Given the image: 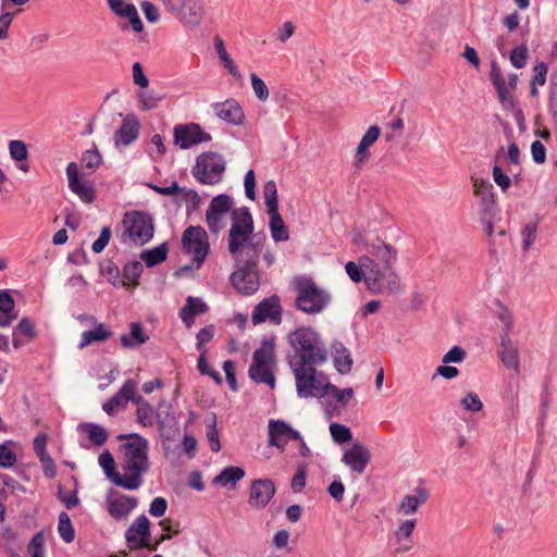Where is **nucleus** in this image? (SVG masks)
<instances>
[{
	"label": "nucleus",
	"instance_id": "15",
	"mask_svg": "<svg viewBox=\"0 0 557 557\" xmlns=\"http://www.w3.org/2000/svg\"><path fill=\"white\" fill-rule=\"evenodd\" d=\"M174 144L181 149H188L201 143L211 140V135L203 132L196 123L176 125L173 129Z\"/></svg>",
	"mask_w": 557,
	"mask_h": 557
},
{
	"label": "nucleus",
	"instance_id": "34",
	"mask_svg": "<svg viewBox=\"0 0 557 557\" xmlns=\"http://www.w3.org/2000/svg\"><path fill=\"white\" fill-rule=\"evenodd\" d=\"M78 429L86 433L88 440L96 446H102L108 441L107 430L97 423H82Z\"/></svg>",
	"mask_w": 557,
	"mask_h": 557
},
{
	"label": "nucleus",
	"instance_id": "47",
	"mask_svg": "<svg viewBox=\"0 0 557 557\" xmlns=\"http://www.w3.org/2000/svg\"><path fill=\"white\" fill-rule=\"evenodd\" d=\"M330 433L333 441L338 444L347 443L352 438L350 429L339 423H332L330 425Z\"/></svg>",
	"mask_w": 557,
	"mask_h": 557
},
{
	"label": "nucleus",
	"instance_id": "19",
	"mask_svg": "<svg viewBox=\"0 0 557 557\" xmlns=\"http://www.w3.org/2000/svg\"><path fill=\"white\" fill-rule=\"evenodd\" d=\"M66 176L71 191L77 195L83 202L91 203L95 200V188L81 177L78 165L75 162L67 164Z\"/></svg>",
	"mask_w": 557,
	"mask_h": 557
},
{
	"label": "nucleus",
	"instance_id": "41",
	"mask_svg": "<svg viewBox=\"0 0 557 557\" xmlns=\"http://www.w3.org/2000/svg\"><path fill=\"white\" fill-rule=\"evenodd\" d=\"M264 203L268 211L278 209L277 188L274 181H268L263 186Z\"/></svg>",
	"mask_w": 557,
	"mask_h": 557
},
{
	"label": "nucleus",
	"instance_id": "32",
	"mask_svg": "<svg viewBox=\"0 0 557 557\" xmlns=\"http://www.w3.org/2000/svg\"><path fill=\"white\" fill-rule=\"evenodd\" d=\"M270 222V232L274 242H287L289 238V232L285 225L278 209L274 211H268Z\"/></svg>",
	"mask_w": 557,
	"mask_h": 557
},
{
	"label": "nucleus",
	"instance_id": "38",
	"mask_svg": "<svg viewBox=\"0 0 557 557\" xmlns=\"http://www.w3.org/2000/svg\"><path fill=\"white\" fill-rule=\"evenodd\" d=\"M168 246L165 243L153 249L143 250L140 259L146 263L147 267H154L166 259Z\"/></svg>",
	"mask_w": 557,
	"mask_h": 557
},
{
	"label": "nucleus",
	"instance_id": "50",
	"mask_svg": "<svg viewBox=\"0 0 557 557\" xmlns=\"http://www.w3.org/2000/svg\"><path fill=\"white\" fill-rule=\"evenodd\" d=\"M461 407L471 412H479L483 409V403L478 396V394L473 392L467 393L461 399H460Z\"/></svg>",
	"mask_w": 557,
	"mask_h": 557
},
{
	"label": "nucleus",
	"instance_id": "46",
	"mask_svg": "<svg viewBox=\"0 0 557 557\" xmlns=\"http://www.w3.org/2000/svg\"><path fill=\"white\" fill-rule=\"evenodd\" d=\"M345 270L347 275L354 283H360L361 281L366 283V268L359 260L358 262L348 261L345 264Z\"/></svg>",
	"mask_w": 557,
	"mask_h": 557
},
{
	"label": "nucleus",
	"instance_id": "4",
	"mask_svg": "<svg viewBox=\"0 0 557 557\" xmlns=\"http://www.w3.org/2000/svg\"><path fill=\"white\" fill-rule=\"evenodd\" d=\"M288 344L293 349L289 366L295 363H324L327 359V350L323 341L311 327L301 326L290 332Z\"/></svg>",
	"mask_w": 557,
	"mask_h": 557
},
{
	"label": "nucleus",
	"instance_id": "25",
	"mask_svg": "<svg viewBox=\"0 0 557 557\" xmlns=\"http://www.w3.org/2000/svg\"><path fill=\"white\" fill-rule=\"evenodd\" d=\"M108 7L119 17L127 18L134 32L141 33L144 30V24L133 3L125 0H108Z\"/></svg>",
	"mask_w": 557,
	"mask_h": 557
},
{
	"label": "nucleus",
	"instance_id": "14",
	"mask_svg": "<svg viewBox=\"0 0 557 557\" xmlns=\"http://www.w3.org/2000/svg\"><path fill=\"white\" fill-rule=\"evenodd\" d=\"M182 245L186 253L193 256L197 268L206 260L210 245L208 234L201 226H188L182 236Z\"/></svg>",
	"mask_w": 557,
	"mask_h": 557
},
{
	"label": "nucleus",
	"instance_id": "26",
	"mask_svg": "<svg viewBox=\"0 0 557 557\" xmlns=\"http://www.w3.org/2000/svg\"><path fill=\"white\" fill-rule=\"evenodd\" d=\"M139 121L134 114L124 117L121 127L114 133V145L122 148L135 141L139 134Z\"/></svg>",
	"mask_w": 557,
	"mask_h": 557
},
{
	"label": "nucleus",
	"instance_id": "62",
	"mask_svg": "<svg viewBox=\"0 0 557 557\" xmlns=\"http://www.w3.org/2000/svg\"><path fill=\"white\" fill-rule=\"evenodd\" d=\"M334 366L336 370L342 374H347L351 370L352 359L349 354H347L346 349H344L343 355H338L335 357Z\"/></svg>",
	"mask_w": 557,
	"mask_h": 557
},
{
	"label": "nucleus",
	"instance_id": "7",
	"mask_svg": "<svg viewBox=\"0 0 557 557\" xmlns=\"http://www.w3.org/2000/svg\"><path fill=\"white\" fill-rule=\"evenodd\" d=\"M352 243L364 250V253L359 257L363 265L369 264L364 261L367 259L376 267H394L398 259L397 248L379 237L364 238L360 233H356Z\"/></svg>",
	"mask_w": 557,
	"mask_h": 557
},
{
	"label": "nucleus",
	"instance_id": "22",
	"mask_svg": "<svg viewBox=\"0 0 557 557\" xmlns=\"http://www.w3.org/2000/svg\"><path fill=\"white\" fill-rule=\"evenodd\" d=\"M298 431L281 420H271L269 422V445L284 450L288 440H299Z\"/></svg>",
	"mask_w": 557,
	"mask_h": 557
},
{
	"label": "nucleus",
	"instance_id": "60",
	"mask_svg": "<svg viewBox=\"0 0 557 557\" xmlns=\"http://www.w3.org/2000/svg\"><path fill=\"white\" fill-rule=\"evenodd\" d=\"M15 453L9 448L7 444L0 445V466L3 468H11L16 463Z\"/></svg>",
	"mask_w": 557,
	"mask_h": 557
},
{
	"label": "nucleus",
	"instance_id": "45",
	"mask_svg": "<svg viewBox=\"0 0 557 557\" xmlns=\"http://www.w3.org/2000/svg\"><path fill=\"white\" fill-rule=\"evenodd\" d=\"M251 88L256 98L261 102H267L270 97V91L267 84L256 73L250 74Z\"/></svg>",
	"mask_w": 557,
	"mask_h": 557
},
{
	"label": "nucleus",
	"instance_id": "51",
	"mask_svg": "<svg viewBox=\"0 0 557 557\" xmlns=\"http://www.w3.org/2000/svg\"><path fill=\"white\" fill-rule=\"evenodd\" d=\"M9 152L15 161H25L28 157L26 144L18 139H13L9 143Z\"/></svg>",
	"mask_w": 557,
	"mask_h": 557
},
{
	"label": "nucleus",
	"instance_id": "12",
	"mask_svg": "<svg viewBox=\"0 0 557 557\" xmlns=\"http://www.w3.org/2000/svg\"><path fill=\"white\" fill-rule=\"evenodd\" d=\"M330 302V295L311 281L298 285L297 308L307 313H319Z\"/></svg>",
	"mask_w": 557,
	"mask_h": 557
},
{
	"label": "nucleus",
	"instance_id": "64",
	"mask_svg": "<svg viewBox=\"0 0 557 557\" xmlns=\"http://www.w3.org/2000/svg\"><path fill=\"white\" fill-rule=\"evenodd\" d=\"M493 180L503 191L507 190L511 185L510 177L505 174L500 166L494 165L492 171Z\"/></svg>",
	"mask_w": 557,
	"mask_h": 557
},
{
	"label": "nucleus",
	"instance_id": "52",
	"mask_svg": "<svg viewBox=\"0 0 557 557\" xmlns=\"http://www.w3.org/2000/svg\"><path fill=\"white\" fill-rule=\"evenodd\" d=\"M29 557H45V536L38 532L27 545Z\"/></svg>",
	"mask_w": 557,
	"mask_h": 557
},
{
	"label": "nucleus",
	"instance_id": "24",
	"mask_svg": "<svg viewBox=\"0 0 557 557\" xmlns=\"http://www.w3.org/2000/svg\"><path fill=\"white\" fill-rule=\"evenodd\" d=\"M79 321H90L92 329L82 333L79 349H84L94 343H101L112 336V332L103 323H99L94 315H79Z\"/></svg>",
	"mask_w": 557,
	"mask_h": 557
},
{
	"label": "nucleus",
	"instance_id": "37",
	"mask_svg": "<svg viewBox=\"0 0 557 557\" xmlns=\"http://www.w3.org/2000/svg\"><path fill=\"white\" fill-rule=\"evenodd\" d=\"M148 339V336L144 334L143 329L139 323H132L131 324V332L129 334H123L121 336V344L125 348L135 347L137 345H141L146 343Z\"/></svg>",
	"mask_w": 557,
	"mask_h": 557
},
{
	"label": "nucleus",
	"instance_id": "39",
	"mask_svg": "<svg viewBox=\"0 0 557 557\" xmlns=\"http://www.w3.org/2000/svg\"><path fill=\"white\" fill-rule=\"evenodd\" d=\"M137 98L140 109L149 111L158 107L159 102L163 100L164 95L153 89L140 90L137 92Z\"/></svg>",
	"mask_w": 557,
	"mask_h": 557
},
{
	"label": "nucleus",
	"instance_id": "55",
	"mask_svg": "<svg viewBox=\"0 0 557 557\" xmlns=\"http://www.w3.org/2000/svg\"><path fill=\"white\" fill-rule=\"evenodd\" d=\"M137 388V383L133 380H127L124 382L120 391L116 393L126 404L132 400L136 404V399L138 396H135V392Z\"/></svg>",
	"mask_w": 557,
	"mask_h": 557
},
{
	"label": "nucleus",
	"instance_id": "10",
	"mask_svg": "<svg viewBox=\"0 0 557 557\" xmlns=\"http://www.w3.org/2000/svg\"><path fill=\"white\" fill-rule=\"evenodd\" d=\"M164 9L184 27L196 29L205 17V8L200 0H160Z\"/></svg>",
	"mask_w": 557,
	"mask_h": 557
},
{
	"label": "nucleus",
	"instance_id": "59",
	"mask_svg": "<svg viewBox=\"0 0 557 557\" xmlns=\"http://www.w3.org/2000/svg\"><path fill=\"white\" fill-rule=\"evenodd\" d=\"M327 394H331L338 403H346L352 398L354 389L351 387L339 389L329 382Z\"/></svg>",
	"mask_w": 557,
	"mask_h": 557
},
{
	"label": "nucleus",
	"instance_id": "6",
	"mask_svg": "<svg viewBox=\"0 0 557 557\" xmlns=\"http://www.w3.org/2000/svg\"><path fill=\"white\" fill-rule=\"evenodd\" d=\"M318 364L295 363L290 366L299 397L322 398L327 394L329 380L322 372L317 371Z\"/></svg>",
	"mask_w": 557,
	"mask_h": 557
},
{
	"label": "nucleus",
	"instance_id": "16",
	"mask_svg": "<svg viewBox=\"0 0 557 557\" xmlns=\"http://www.w3.org/2000/svg\"><path fill=\"white\" fill-rule=\"evenodd\" d=\"M150 521L144 515L137 517L125 532V540L131 549L150 546Z\"/></svg>",
	"mask_w": 557,
	"mask_h": 557
},
{
	"label": "nucleus",
	"instance_id": "3",
	"mask_svg": "<svg viewBox=\"0 0 557 557\" xmlns=\"http://www.w3.org/2000/svg\"><path fill=\"white\" fill-rule=\"evenodd\" d=\"M428 499V490L417 487L412 494L404 495L397 504L396 513L400 519L393 532L397 553H407L413 547V532L418 523L414 515Z\"/></svg>",
	"mask_w": 557,
	"mask_h": 557
},
{
	"label": "nucleus",
	"instance_id": "42",
	"mask_svg": "<svg viewBox=\"0 0 557 557\" xmlns=\"http://www.w3.org/2000/svg\"><path fill=\"white\" fill-rule=\"evenodd\" d=\"M522 249L528 251L531 249L537 236V222H529L521 230Z\"/></svg>",
	"mask_w": 557,
	"mask_h": 557
},
{
	"label": "nucleus",
	"instance_id": "61",
	"mask_svg": "<svg viewBox=\"0 0 557 557\" xmlns=\"http://www.w3.org/2000/svg\"><path fill=\"white\" fill-rule=\"evenodd\" d=\"M369 148L370 147H368L362 141L359 143V145L356 149L355 159H354V166L356 169H361L369 161V158H370Z\"/></svg>",
	"mask_w": 557,
	"mask_h": 557
},
{
	"label": "nucleus",
	"instance_id": "1",
	"mask_svg": "<svg viewBox=\"0 0 557 557\" xmlns=\"http://www.w3.org/2000/svg\"><path fill=\"white\" fill-rule=\"evenodd\" d=\"M228 231V252L236 268H257L263 239L252 237L253 221L247 208L234 209Z\"/></svg>",
	"mask_w": 557,
	"mask_h": 557
},
{
	"label": "nucleus",
	"instance_id": "8",
	"mask_svg": "<svg viewBox=\"0 0 557 557\" xmlns=\"http://www.w3.org/2000/svg\"><path fill=\"white\" fill-rule=\"evenodd\" d=\"M225 170L224 157L218 152L208 151L197 157L191 174L200 184L216 185L223 181Z\"/></svg>",
	"mask_w": 557,
	"mask_h": 557
},
{
	"label": "nucleus",
	"instance_id": "43",
	"mask_svg": "<svg viewBox=\"0 0 557 557\" xmlns=\"http://www.w3.org/2000/svg\"><path fill=\"white\" fill-rule=\"evenodd\" d=\"M185 202L187 210H197L201 205V197L194 189L182 188L176 202Z\"/></svg>",
	"mask_w": 557,
	"mask_h": 557
},
{
	"label": "nucleus",
	"instance_id": "9",
	"mask_svg": "<svg viewBox=\"0 0 557 557\" xmlns=\"http://www.w3.org/2000/svg\"><path fill=\"white\" fill-rule=\"evenodd\" d=\"M275 367L274 344L264 341L252 356V363L249 368V376L256 383H264L271 388L275 386Z\"/></svg>",
	"mask_w": 557,
	"mask_h": 557
},
{
	"label": "nucleus",
	"instance_id": "40",
	"mask_svg": "<svg viewBox=\"0 0 557 557\" xmlns=\"http://www.w3.org/2000/svg\"><path fill=\"white\" fill-rule=\"evenodd\" d=\"M58 532L65 543H71L75 539V531L70 516L66 512H61L59 515Z\"/></svg>",
	"mask_w": 557,
	"mask_h": 557
},
{
	"label": "nucleus",
	"instance_id": "30",
	"mask_svg": "<svg viewBox=\"0 0 557 557\" xmlns=\"http://www.w3.org/2000/svg\"><path fill=\"white\" fill-rule=\"evenodd\" d=\"M498 355L503 364L513 370L516 373L520 371V359L518 349L513 346L508 334H503L500 337V345Z\"/></svg>",
	"mask_w": 557,
	"mask_h": 557
},
{
	"label": "nucleus",
	"instance_id": "2",
	"mask_svg": "<svg viewBox=\"0 0 557 557\" xmlns=\"http://www.w3.org/2000/svg\"><path fill=\"white\" fill-rule=\"evenodd\" d=\"M120 438H127V442L121 445L120 466L123 474L119 481L121 487L134 491L141 486L143 475L149 469L148 441L136 433Z\"/></svg>",
	"mask_w": 557,
	"mask_h": 557
},
{
	"label": "nucleus",
	"instance_id": "28",
	"mask_svg": "<svg viewBox=\"0 0 557 557\" xmlns=\"http://www.w3.org/2000/svg\"><path fill=\"white\" fill-rule=\"evenodd\" d=\"M137 506V498L127 495H111L107 498L109 515L116 519H125Z\"/></svg>",
	"mask_w": 557,
	"mask_h": 557
},
{
	"label": "nucleus",
	"instance_id": "44",
	"mask_svg": "<svg viewBox=\"0 0 557 557\" xmlns=\"http://www.w3.org/2000/svg\"><path fill=\"white\" fill-rule=\"evenodd\" d=\"M498 100L505 110H513L516 102L512 96V89L507 86V83L495 86Z\"/></svg>",
	"mask_w": 557,
	"mask_h": 557
},
{
	"label": "nucleus",
	"instance_id": "17",
	"mask_svg": "<svg viewBox=\"0 0 557 557\" xmlns=\"http://www.w3.org/2000/svg\"><path fill=\"white\" fill-rule=\"evenodd\" d=\"M156 420L162 438L170 441L178 433V421L173 406L164 399L159 401Z\"/></svg>",
	"mask_w": 557,
	"mask_h": 557
},
{
	"label": "nucleus",
	"instance_id": "5",
	"mask_svg": "<svg viewBox=\"0 0 557 557\" xmlns=\"http://www.w3.org/2000/svg\"><path fill=\"white\" fill-rule=\"evenodd\" d=\"M368 265L366 268V288L373 295L392 296L404 292L401 277L395 267H376L371 261L364 259Z\"/></svg>",
	"mask_w": 557,
	"mask_h": 557
},
{
	"label": "nucleus",
	"instance_id": "63",
	"mask_svg": "<svg viewBox=\"0 0 557 557\" xmlns=\"http://www.w3.org/2000/svg\"><path fill=\"white\" fill-rule=\"evenodd\" d=\"M111 238V228L109 226L102 227L100 232V236L96 239L91 246V249L95 253H100L103 251L106 246L109 244Z\"/></svg>",
	"mask_w": 557,
	"mask_h": 557
},
{
	"label": "nucleus",
	"instance_id": "48",
	"mask_svg": "<svg viewBox=\"0 0 557 557\" xmlns=\"http://www.w3.org/2000/svg\"><path fill=\"white\" fill-rule=\"evenodd\" d=\"M82 163L86 169L94 172L101 165L102 157L98 149L95 147L94 149L86 150L83 153Z\"/></svg>",
	"mask_w": 557,
	"mask_h": 557
},
{
	"label": "nucleus",
	"instance_id": "13",
	"mask_svg": "<svg viewBox=\"0 0 557 557\" xmlns=\"http://www.w3.org/2000/svg\"><path fill=\"white\" fill-rule=\"evenodd\" d=\"M233 200L226 194L213 197L206 211V223L211 234L218 236L227 225L228 215L232 214Z\"/></svg>",
	"mask_w": 557,
	"mask_h": 557
},
{
	"label": "nucleus",
	"instance_id": "27",
	"mask_svg": "<svg viewBox=\"0 0 557 557\" xmlns=\"http://www.w3.org/2000/svg\"><path fill=\"white\" fill-rule=\"evenodd\" d=\"M473 194L479 199L484 215L491 214L495 206L493 185L483 178L471 176Z\"/></svg>",
	"mask_w": 557,
	"mask_h": 557
},
{
	"label": "nucleus",
	"instance_id": "18",
	"mask_svg": "<svg viewBox=\"0 0 557 557\" xmlns=\"http://www.w3.org/2000/svg\"><path fill=\"white\" fill-rule=\"evenodd\" d=\"M269 320L278 325L282 321V307L280 298L276 295L264 298L253 309L251 321L255 325L261 324Z\"/></svg>",
	"mask_w": 557,
	"mask_h": 557
},
{
	"label": "nucleus",
	"instance_id": "20",
	"mask_svg": "<svg viewBox=\"0 0 557 557\" xmlns=\"http://www.w3.org/2000/svg\"><path fill=\"white\" fill-rule=\"evenodd\" d=\"M371 460V453L361 443H354L349 448L345 449L342 456V462L347 466L350 471L361 474Z\"/></svg>",
	"mask_w": 557,
	"mask_h": 557
},
{
	"label": "nucleus",
	"instance_id": "53",
	"mask_svg": "<svg viewBox=\"0 0 557 557\" xmlns=\"http://www.w3.org/2000/svg\"><path fill=\"white\" fill-rule=\"evenodd\" d=\"M34 450L38 455L41 462H52L51 458L47 454V435L45 433L38 434L33 442Z\"/></svg>",
	"mask_w": 557,
	"mask_h": 557
},
{
	"label": "nucleus",
	"instance_id": "58",
	"mask_svg": "<svg viewBox=\"0 0 557 557\" xmlns=\"http://www.w3.org/2000/svg\"><path fill=\"white\" fill-rule=\"evenodd\" d=\"M143 272V264L139 261L129 262L124 267V277L133 285H137V280Z\"/></svg>",
	"mask_w": 557,
	"mask_h": 557
},
{
	"label": "nucleus",
	"instance_id": "21",
	"mask_svg": "<svg viewBox=\"0 0 557 557\" xmlns=\"http://www.w3.org/2000/svg\"><path fill=\"white\" fill-rule=\"evenodd\" d=\"M231 282L243 295H252L260 286L257 268H237L231 275Z\"/></svg>",
	"mask_w": 557,
	"mask_h": 557
},
{
	"label": "nucleus",
	"instance_id": "33",
	"mask_svg": "<svg viewBox=\"0 0 557 557\" xmlns=\"http://www.w3.org/2000/svg\"><path fill=\"white\" fill-rule=\"evenodd\" d=\"M245 475V471L239 467H227L220 472L214 479L213 484H219L222 486H235L238 481H240Z\"/></svg>",
	"mask_w": 557,
	"mask_h": 557
},
{
	"label": "nucleus",
	"instance_id": "35",
	"mask_svg": "<svg viewBox=\"0 0 557 557\" xmlns=\"http://www.w3.org/2000/svg\"><path fill=\"white\" fill-rule=\"evenodd\" d=\"M98 461L107 478L116 486L121 487L119 478H122V474L115 470V461L112 454L109 450H104L100 454Z\"/></svg>",
	"mask_w": 557,
	"mask_h": 557
},
{
	"label": "nucleus",
	"instance_id": "56",
	"mask_svg": "<svg viewBox=\"0 0 557 557\" xmlns=\"http://www.w3.org/2000/svg\"><path fill=\"white\" fill-rule=\"evenodd\" d=\"M207 440L209 442L211 450L216 453L221 449V444L219 441V433L216 430L215 416L212 417L210 423L208 424Z\"/></svg>",
	"mask_w": 557,
	"mask_h": 557
},
{
	"label": "nucleus",
	"instance_id": "11",
	"mask_svg": "<svg viewBox=\"0 0 557 557\" xmlns=\"http://www.w3.org/2000/svg\"><path fill=\"white\" fill-rule=\"evenodd\" d=\"M125 234L135 245L148 243L154 233L152 218L140 211H131L125 213L123 219Z\"/></svg>",
	"mask_w": 557,
	"mask_h": 557
},
{
	"label": "nucleus",
	"instance_id": "36",
	"mask_svg": "<svg viewBox=\"0 0 557 557\" xmlns=\"http://www.w3.org/2000/svg\"><path fill=\"white\" fill-rule=\"evenodd\" d=\"M136 405L137 422L143 426H151L153 424V418L156 417V411L153 407L141 396L137 397Z\"/></svg>",
	"mask_w": 557,
	"mask_h": 557
},
{
	"label": "nucleus",
	"instance_id": "31",
	"mask_svg": "<svg viewBox=\"0 0 557 557\" xmlns=\"http://www.w3.org/2000/svg\"><path fill=\"white\" fill-rule=\"evenodd\" d=\"M208 311L207 304L201 299L193 296L186 298L185 306L180 310L182 321L189 327L194 323L197 314Z\"/></svg>",
	"mask_w": 557,
	"mask_h": 557
},
{
	"label": "nucleus",
	"instance_id": "29",
	"mask_svg": "<svg viewBox=\"0 0 557 557\" xmlns=\"http://www.w3.org/2000/svg\"><path fill=\"white\" fill-rule=\"evenodd\" d=\"M213 111L220 120L228 124L240 125L245 120L243 108L234 99L213 104Z\"/></svg>",
	"mask_w": 557,
	"mask_h": 557
},
{
	"label": "nucleus",
	"instance_id": "23",
	"mask_svg": "<svg viewBox=\"0 0 557 557\" xmlns=\"http://www.w3.org/2000/svg\"><path fill=\"white\" fill-rule=\"evenodd\" d=\"M275 485L270 479H260L251 483L248 504L252 508H264L275 494Z\"/></svg>",
	"mask_w": 557,
	"mask_h": 557
},
{
	"label": "nucleus",
	"instance_id": "54",
	"mask_svg": "<svg viewBox=\"0 0 557 557\" xmlns=\"http://www.w3.org/2000/svg\"><path fill=\"white\" fill-rule=\"evenodd\" d=\"M528 60V48L524 45H520L512 49L510 53V62L517 69H522L527 64Z\"/></svg>",
	"mask_w": 557,
	"mask_h": 557
},
{
	"label": "nucleus",
	"instance_id": "49",
	"mask_svg": "<svg viewBox=\"0 0 557 557\" xmlns=\"http://www.w3.org/2000/svg\"><path fill=\"white\" fill-rule=\"evenodd\" d=\"M14 331L24 336L27 341H33L38 334L35 322L29 318H22Z\"/></svg>",
	"mask_w": 557,
	"mask_h": 557
},
{
	"label": "nucleus",
	"instance_id": "57",
	"mask_svg": "<svg viewBox=\"0 0 557 557\" xmlns=\"http://www.w3.org/2000/svg\"><path fill=\"white\" fill-rule=\"evenodd\" d=\"M466 355V350L462 347L454 346L443 356L442 362L445 364L461 363L465 360Z\"/></svg>",
	"mask_w": 557,
	"mask_h": 557
}]
</instances>
